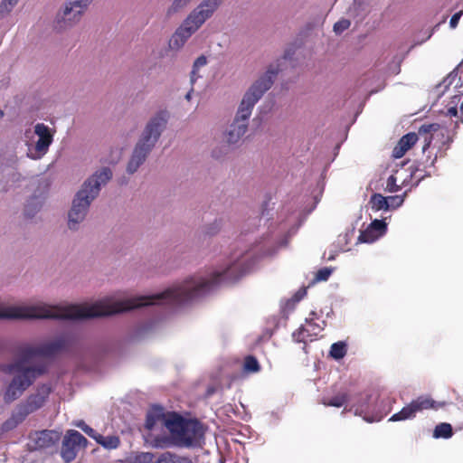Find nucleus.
<instances>
[{
  "label": "nucleus",
  "mask_w": 463,
  "mask_h": 463,
  "mask_svg": "<svg viewBox=\"0 0 463 463\" xmlns=\"http://www.w3.org/2000/svg\"><path fill=\"white\" fill-rule=\"evenodd\" d=\"M70 345V337L61 335L58 338L33 345L24 344L17 347V358L13 363L2 365V371L14 377L8 384L4 400L10 403L17 400L33 382L47 371L45 363L38 362L32 364V361L38 357H51Z\"/></svg>",
  "instance_id": "obj_1"
},
{
  "label": "nucleus",
  "mask_w": 463,
  "mask_h": 463,
  "mask_svg": "<svg viewBox=\"0 0 463 463\" xmlns=\"http://www.w3.org/2000/svg\"><path fill=\"white\" fill-rule=\"evenodd\" d=\"M165 428L170 437H156L153 440L155 448H202L205 442L206 427L197 419H186L173 412L165 422Z\"/></svg>",
  "instance_id": "obj_2"
},
{
  "label": "nucleus",
  "mask_w": 463,
  "mask_h": 463,
  "mask_svg": "<svg viewBox=\"0 0 463 463\" xmlns=\"http://www.w3.org/2000/svg\"><path fill=\"white\" fill-rule=\"evenodd\" d=\"M295 52L296 48L294 46L287 48L284 55L270 63L267 70L250 86L238 107L235 118L249 124L255 105L272 87L278 74L283 70V64L288 61L291 66H294L292 58Z\"/></svg>",
  "instance_id": "obj_3"
},
{
  "label": "nucleus",
  "mask_w": 463,
  "mask_h": 463,
  "mask_svg": "<svg viewBox=\"0 0 463 463\" xmlns=\"http://www.w3.org/2000/svg\"><path fill=\"white\" fill-rule=\"evenodd\" d=\"M112 171L104 166L94 172L76 193L71 207L68 213V228L72 232L80 230L81 222L85 220L91 203L99 194L101 186L112 178Z\"/></svg>",
  "instance_id": "obj_4"
},
{
  "label": "nucleus",
  "mask_w": 463,
  "mask_h": 463,
  "mask_svg": "<svg viewBox=\"0 0 463 463\" xmlns=\"http://www.w3.org/2000/svg\"><path fill=\"white\" fill-rule=\"evenodd\" d=\"M169 118V112L166 109H161L148 119L128 163L127 172L129 175L136 173L145 163L166 128Z\"/></svg>",
  "instance_id": "obj_5"
},
{
  "label": "nucleus",
  "mask_w": 463,
  "mask_h": 463,
  "mask_svg": "<svg viewBox=\"0 0 463 463\" xmlns=\"http://www.w3.org/2000/svg\"><path fill=\"white\" fill-rule=\"evenodd\" d=\"M224 0H203L194 8L172 35L171 49L182 48L187 40L210 19L223 4Z\"/></svg>",
  "instance_id": "obj_6"
},
{
  "label": "nucleus",
  "mask_w": 463,
  "mask_h": 463,
  "mask_svg": "<svg viewBox=\"0 0 463 463\" xmlns=\"http://www.w3.org/2000/svg\"><path fill=\"white\" fill-rule=\"evenodd\" d=\"M91 1L92 0H68L56 14L55 27L58 30H66L74 26L80 22Z\"/></svg>",
  "instance_id": "obj_7"
},
{
  "label": "nucleus",
  "mask_w": 463,
  "mask_h": 463,
  "mask_svg": "<svg viewBox=\"0 0 463 463\" xmlns=\"http://www.w3.org/2000/svg\"><path fill=\"white\" fill-rule=\"evenodd\" d=\"M34 134L38 140L34 145H28L27 156L33 160L41 159L49 151V147L53 141V132L43 123H37L34 126Z\"/></svg>",
  "instance_id": "obj_8"
},
{
  "label": "nucleus",
  "mask_w": 463,
  "mask_h": 463,
  "mask_svg": "<svg viewBox=\"0 0 463 463\" xmlns=\"http://www.w3.org/2000/svg\"><path fill=\"white\" fill-rule=\"evenodd\" d=\"M439 131L443 132V129H441V127L439 124L432 123V124H423L420 127L418 130V134L411 132L406 135H404L399 141L402 145L403 147H405L407 150H409L418 140L419 137L423 138V146L422 151L425 152L430 146L433 135L438 133ZM444 135L443 133H441Z\"/></svg>",
  "instance_id": "obj_9"
},
{
  "label": "nucleus",
  "mask_w": 463,
  "mask_h": 463,
  "mask_svg": "<svg viewBox=\"0 0 463 463\" xmlns=\"http://www.w3.org/2000/svg\"><path fill=\"white\" fill-rule=\"evenodd\" d=\"M88 443L87 439L77 430H70L62 440L61 456L66 463L71 462L81 447Z\"/></svg>",
  "instance_id": "obj_10"
},
{
  "label": "nucleus",
  "mask_w": 463,
  "mask_h": 463,
  "mask_svg": "<svg viewBox=\"0 0 463 463\" xmlns=\"http://www.w3.org/2000/svg\"><path fill=\"white\" fill-rule=\"evenodd\" d=\"M435 402L428 396H420L410 404L394 413L389 420L399 421L412 419L418 411L435 407Z\"/></svg>",
  "instance_id": "obj_11"
},
{
  "label": "nucleus",
  "mask_w": 463,
  "mask_h": 463,
  "mask_svg": "<svg viewBox=\"0 0 463 463\" xmlns=\"http://www.w3.org/2000/svg\"><path fill=\"white\" fill-rule=\"evenodd\" d=\"M50 393L51 388L46 384H43L38 388L35 393L31 394L24 402H21L16 407L27 417L29 414L43 406Z\"/></svg>",
  "instance_id": "obj_12"
},
{
  "label": "nucleus",
  "mask_w": 463,
  "mask_h": 463,
  "mask_svg": "<svg viewBox=\"0 0 463 463\" xmlns=\"http://www.w3.org/2000/svg\"><path fill=\"white\" fill-rule=\"evenodd\" d=\"M350 402V410H353L355 415L362 416L364 420L368 422H373L374 420L369 416V412L371 411L374 402V398L370 392H365L361 393L358 396L353 398Z\"/></svg>",
  "instance_id": "obj_13"
},
{
  "label": "nucleus",
  "mask_w": 463,
  "mask_h": 463,
  "mask_svg": "<svg viewBox=\"0 0 463 463\" xmlns=\"http://www.w3.org/2000/svg\"><path fill=\"white\" fill-rule=\"evenodd\" d=\"M322 324L316 323L313 317L306 318V325L301 326L296 332L292 334L294 341L298 343H305L306 341H313L323 329L326 325L325 321Z\"/></svg>",
  "instance_id": "obj_14"
},
{
  "label": "nucleus",
  "mask_w": 463,
  "mask_h": 463,
  "mask_svg": "<svg viewBox=\"0 0 463 463\" xmlns=\"http://www.w3.org/2000/svg\"><path fill=\"white\" fill-rule=\"evenodd\" d=\"M248 127V123L234 118L223 133L225 142L230 146L238 144L246 134Z\"/></svg>",
  "instance_id": "obj_15"
},
{
  "label": "nucleus",
  "mask_w": 463,
  "mask_h": 463,
  "mask_svg": "<svg viewBox=\"0 0 463 463\" xmlns=\"http://www.w3.org/2000/svg\"><path fill=\"white\" fill-rule=\"evenodd\" d=\"M32 439L34 441V449H44L54 445L60 439V433L55 430H44L36 432Z\"/></svg>",
  "instance_id": "obj_16"
},
{
  "label": "nucleus",
  "mask_w": 463,
  "mask_h": 463,
  "mask_svg": "<svg viewBox=\"0 0 463 463\" xmlns=\"http://www.w3.org/2000/svg\"><path fill=\"white\" fill-rule=\"evenodd\" d=\"M169 415H165L164 408L158 405L153 406L146 414V428L149 430H154L157 425L165 427L166 420H169Z\"/></svg>",
  "instance_id": "obj_17"
},
{
  "label": "nucleus",
  "mask_w": 463,
  "mask_h": 463,
  "mask_svg": "<svg viewBox=\"0 0 463 463\" xmlns=\"http://www.w3.org/2000/svg\"><path fill=\"white\" fill-rule=\"evenodd\" d=\"M153 463H193L189 457L171 451L160 453Z\"/></svg>",
  "instance_id": "obj_18"
},
{
  "label": "nucleus",
  "mask_w": 463,
  "mask_h": 463,
  "mask_svg": "<svg viewBox=\"0 0 463 463\" xmlns=\"http://www.w3.org/2000/svg\"><path fill=\"white\" fill-rule=\"evenodd\" d=\"M24 414H23L16 407L9 419H7L1 426L3 432L10 431L15 429L21 422L25 420Z\"/></svg>",
  "instance_id": "obj_19"
},
{
  "label": "nucleus",
  "mask_w": 463,
  "mask_h": 463,
  "mask_svg": "<svg viewBox=\"0 0 463 463\" xmlns=\"http://www.w3.org/2000/svg\"><path fill=\"white\" fill-rule=\"evenodd\" d=\"M43 206V200L38 196L31 197L24 207V215L27 219H33Z\"/></svg>",
  "instance_id": "obj_20"
},
{
  "label": "nucleus",
  "mask_w": 463,
  "mask_h": 463,
  "mask_svg": "<svg viewBox=\"0 0 463 463\" xmlns=\"http://www.w3.org/2000/svg\"><path fill=\"white\" fill-rule=\"evenodd\" d=\"M369 203L374 212L389 211V204L386 197L381 194L375 193L371 195Z\"/></svg>",
  "instance_id": "obj_21"
},
{
  "label": "nucleus",
  "mask_w": 463,
  "mask_h": 463,
  "mask_svg": "<svg viewBox=\"0 0 463 463\" xmlns=\"http://www.w3.org/2000/svg\"><path fill=\"white\" fill-rule=\"evenodd\" d=\"M95 440L102 447L108 449H114L119 446V439L117 436H103L99 433L96 435Z\"/></svg>",
  "instance_id": "obj_22"
},
{
  "label": "nucleus",
  "mask_w": 463,
  "mask_h": 463,
  "mask_svg": "<svg viewBox=\"0 0 463 463\" xmlns=\"http://www.w3.org/2000/svg\"><path fill=\"white\" fill-rule=\"evenodd\" d=\"M156 322L148 321L146 323H141L136 326L133 331V337L135 339H140L147 335L150 332H152L155 327Z\"/></svg>",
  "instance_id": "obj_23"
},
{
  "label": "nucleus",
  "mask_w": 463,
  "mask_h": 463,
  "mask_svg": "<svg viewBox=\"0 0 463 463\" xmlns=\"http://www.w3.org/2000/svg\"><path fill=\"white\" fill-rule=\"evenodd\" d=\"M452 435V427L449 423L446 422L438 424L433 431V437L435 439H449Z\"/></svg>",
  "instance_id": "obj_24"
},
{
  "label": "nucleus",
  "mask_w": 463,
  "mask_h": 463,
  "mask_svg": "<svg viewBox=\"0 0 463 463\" xmlns=\"http://www.w3.org/2000/svg\"><path fill=\"white\" fill-rule=\"evenodd\" d=\"M207 64V58L204 55L199 56L193 64V69L190 74V81L191 84L194 85V82L201 78V75H199L198 71L204 67Z\"/></svg>",
  "instance_id": "obj_25"
},
{
  "label": "nucleus",
  "mask_w": 463,
  "mask_h": 463,
  "mask_svg": "<svg viewBox=\"0 0 463 463\" xmlns=\"http://www.w3.org/2000/svg\"><path fill=\"white\" fill-rule=\"evenodd\" d=\"M347 352V346L345 342H336L334 343L329 351V354L331 357H333L335 360L342 359L345 356Z\"/></svg>",
  "instance_id": "obj_26"
},
{
  "label": "nucleus",
  "mask_w": 463,
  "mask_h": 463,
  "mask_svg": "<svg viewBox=\"0 0 463 463\" xmlns=\"http://www.w3.org/2000/svg\"><path fill=\"white\" fill-rule=\"evenodd\" d=\"M349 395L345 392L338 393L330 399H324L323 403L326 406L342 407L347 402H349Z\"/></svg>",
  "instance_id": "obj_27"
},
{
  "label": "nucleus",
  "mask_w": 463,
  "mask_h": 463,
  "mask_svg": "<svg viewBox=\"0 0 463 463\" xmlns=\"http://www.w3.org/2000/svg\"><path fill=\"white\" fill-rule=\"evenodd\" d=\"M307 294V289L305 288H299L294 296L288 299L285 305L282 307L283 311H291L294 309L295 305L298 303Z\"/></svg>",
  "instance_id": "obj_28"
},
{
  "label": "nucleus",
  "mask_w": 463,
  "mask_h": 463,
  "mask_svg": "<svg viewBox=\"0 0 463 463\" xmlns=\"http://www.w3.org/2000/svg\"><path fill=\"white\" fill-rule=\"evenodd\" d=\"M381 236L376 232H373L369 227L366 230L360 232L357 239L358 243H373L376 241Z\"/></svg>",
  "instance_id": "obj_29"
},
{
  "label": "nucleus",
  "mask_w": 463,
  "mask_h": 463,
  "mask_svg": "<svg viewBox=\"0 0 463 463\" xmlns=\"http://www.w3.org/2000/svg\"><path fill=\"white\" fill-rule=\"evenodd\" d=\"M190 2L191 0H173L172 4L167 8V15L171 16L175 14L181 12L190 4Z\"/></svg>",
  "instance_id": "obj_30"
},
{
  "label": "nucleus",
  "mask_w": 463,
  "mask_h": 463,
  "mask_svg": "<svg viewBox=\"0 0 463 463\" xmlns=\"http://www.w3.org/2000/svg\"><path fill=\"white\" fill-rule=\"evenodd\" d=\"M222 227V220L215 219L213 222L206 224L203 227V233L209 236L217 234Z\"/></svg>",
  "instance_id": "obj_31"
},
{
  "label": "nucleus",
  "mask_w": 463,
  "mask_h": 463,
  "mask_svg": "<svg viewBox=\"0 0 463 463\" xmlns=\"http://www.w3.org/2000/svg\"><path fill=\"white\" fill-rule=\"evenodd\" d=\"M20 0H2L0 3V18L6 17Z\"/></svg>",
  "instance_id": "obj_32"
},
{
  "label": "nucleus",
  "mask_w": 463,
  "mask_h": 463,
  "mask_svg": "<svg viewBox=\"0 0 463 463\" xmlns=\"http://www.w3.org/2000/svg\"><path fill=\"white\" fill-rule=\"evenodd\" d=\"M368 227L381 237L387 232V223L383 220L375 219Z\"/></svg>",
  "instance_id": "obj_33"
},
{
  "label": "nucleus",
  "mask_w": 463,
  "mask_h": 463,
  "mask_svg": "<svg viewBox=\"0 0 463 463\" xmlns=\"http://www.w3.org/2000/svg\"><path fill=\"white\" fill-rule=\"evenodd\" d=\"M243 368L248 373H257L260 371V364L254 356L249 355L244 360Z\"/></svg>",
  "instance_id": "obj_34"
},
{
  "label": "nucleus",
  "mask_w": 463,
  "mask_h": 463,
  "mask_svg": "<svg viewBox=\"0 0 463 463\" xmlns=\"http://www.w3.org/2000/svg\"><path fill=\"white\" fill-rule=\"evenodd\" d=\"M23 179L24 178L20 173L13 171L8 175L6 184L3 187V190L5 192L8 191L10 188L15 186L18 183H20Z\"/></svg>",
  "instance_id": "obj_35"
},
{
  "label": "nucleus",
  "mask_w": 463,
  "mask_h": 463,
  "mask_svg": "<svg viewBox=\"0 0 463 463\" xmlns=\"http://www.w3.org/2000/svg\"><path fill=\"white\" fill-rule=\"evenodd\" d=\"M405 194H404L403 195L387 196L386 199L388 201L389 210H395L402 206L404 202Z\"/></svg>",
  "instance_id": "obj_36"
},
{
  "label": "nucleus",
  "mask_w": 463,
  "mask_h": 463,
  "mask_svg": "<svg viewBox=\"0 0 463 463\" xmlns=\"http://www.w3.org/2000/svg\"><path fill=\"white\" fill-rule=\"evenodd\" d=\"M154 454L151 452H139L134 457V463H153Z\"/></svg>",
  "instance_id": "obj_37"
},
{
  "label": "nucleus",
  "mask_w": 463,
  "mask_h": 463,
  "mask_svg": "<svg viewBox=\"0 0 463 463\" xmlns=\"http://www.w3.org/2000/svg\"><path fill=\"white\" fill-rule=\"evenodd\" d=\"M351 25V22L348 19H341L334 24V32L336 34L342 33L347 30Z\"/></svg>",
  "instance_id": "obj_38"
},
{
  "label": "nucleus",
  "mask_w": 463,
  "mask_h": 463,
  "mask_svg": "<svg viewBox=\"0 0 463 463\" xmlns=\"http://www.w3.org/2000/svg\"><path fill=\"white\" fill-rule=\"evenodd\" d=\"M333 272L332 268H323L319 269L316 274V280L317 281H326L329 279L330 275Z\"/></svg>",
  "instance_id": "obj_39"
},
{
  "label": "nucleus",
  "mask_w": 463,
  "mask_h": 463,
  "mask_svg": "<svg viewBox=\"0 0 463 463\" xmlns=\"http://www.w3.org/2000/svg\"><path fill=\"white\" fill-rule=\"evenodd\" d=\"M76 426L80 428L83 432H85L88 436L94 439L96 438V435H98V432L90 428L89 425H87L83 420H80L76 423Z\"/></svg>",
  "instance_id": "obj_40"
},
{
  "label": "nucleus",
  "mask_w": 463,
  "mask_h": 463,
  "mask_svg": "<svg viewBox=\"0 0 463 463\" xmlns=\"http://www.w3.org/2000/svg\"><path fill=\"white\" fill-rule=\"evenodd\" d=\"M386 190L390 193H395L400 190V186L396 184V177L391 175L386 182Z\"/></svg>",
  "instance_id": "obj_41"
},
{
  "label": "nucleus",
  "mask_w": 463,
  "mask_h": 463,
  "mask_svg": "<svg viewBox=\"0 0 463 463\" xmlns=\"http://www.w3.org/2000/svg\"><path fill=\"white\" fill-rule=\"evenodd\" d=\"M408 150L405 147H403L401 143L398 142V144L396 145V146L392 150V156L394 158H401V157H402L404 156V154Z\"/></svg>",
  "instance_id": "obj_42"
},
{
  "label": "nucleus",
  "mask_w": 463,
  "mask_h": 463,
  "mask_svg": "<svg viewBox=\"0 0 463 463\" xmlns=\"http://www.w3.org/2000/svg\"><path fill=\"white\" fill-rule=\"evenodd\" d=\"M462 14H463V10H460V11L455 13L451 16L450 21H449L450 28L454 29L457 27L458 21H459L460 17L462 16Z\"/></svg>",
  "instance_id": "obj_43"
},
{
  "label": "nucleus",
  "mask_w": 463,
  "mask_h": 463,
  "mask_svg": "<svg viewBox=\"0 0 463 463\" xmlns=\"http://www.w3.org/2000/svg\"><path fill=\"white\" fill-rule=\"evenodd\" d=\"M457 77H458V72L456 71H453L444 80L443 83L446 85V87H449L450 84L453 83V81L456 80Z\"/></svg>",
  "instance_id": "obj_44"
},
{
  "label": "nucleus",
  "mask_w": 463,
  "mask_h": 463,
  "mask_svg": "<svg viewBox=\"0 0 463 463\" xmlns=\"http://www.w3.org/2000/svg\"><path fill=\"white\" fill-rule=\"evenodd\" d=\"M449 117H457L458 116V109L456 107H451L448 109L447 113Z\"/></svg>",
  "instance_id": "obj_45"
},
{
  "label": "nucleus",
  "mask_w": 463,
  "mask_h": 463,
  "mask_svg": "<svg viewBox=\"0 0 463 463\" xmlns=\"http://www.w3.org/2000/svg\"><path fill=\"white\" fill-rule=\"evenodd\" d=\"M222 156H223V154L217 148H215L212 151V156L216 159H220Z\"/></svg>",
  "instance_id": "obj_46"
},
{
  "label": "nucleus",
  "mask_w": 463,
  "mask_h": 463,
  "mask_svg": "<svg viewBox=\"0 0 463 463\" xmlns=\"http://www.w3.org/2000/svg\"><path fill=\"white\" fill-rule=\"evenodd\" d=\"M336 254H337V252H336V251H334L333 250H330L328 251L327 260H335V255H336Z\"/></svg>",
  "instance_id": "obj_47"
},
{
  "label": "nucleus",
  "mask_w": 463,
  "mask_h": 463,
  "mask_svg": "<svg viewBox=\"0 0 463 463\" xmlns=\"http://www.w3.org/2000/svg\"><path fill=\"white\" fill-rule=\"evenodd\" d=\"M0 319H5V305L0 304Z\"/></svg>",
  "instance_id": "obj_48"
},
{
  "label": "nucleus",
  "mask_w": 463,
  "mask_h": 463,
  "mask_svg": "<svg viewBox=\"0 0 463 463\" xmlns=\"http://www.w3.org/2000/svg\"><path fill=\"white\" fill-rule=\"evenodd\" d=\"M193 91H194V89L192 88V89H191V90L186 93V95H185V99H187V100H191Z\"/></svg>",
  "instance_id": "obj_49"
},
{
  "label": "nucleus",
  "mask_w": 463,
  "mask_h": 463,
  "mask_svg": "<svg viewBox=\"0 0 463 463\" xmlns=\"http://www.w3.org/2000/svg\"><path fill=\"white\" fill-rule=\"evenodd\" d=\"M399 71H400V65L397 63L395 65V68L393 70H392V72L397 74V73H399Z\"/></svg>",
  "instance_id": "obj_50"
},
{
  "label": "nucleus",
  "mask_w": 463,
  "mask_h": 463,
  "mask_svg": "<svg viewBox=\"0 0 463 463\" xmlns=\"http://www.w3.org/2000/svg\"><path fill=\"white\" fill-rule=\"evenodd\" d=\"M363 0H354V6L360 5Z\"/></svg>",
  "instance_id": "obj_51"
},
{
  "label": "nucleus",
  "mask_w": 463,
  "mask_h": 463,
  "mask_svg": "<svg viewBox=\"0 0 463 463\" xmlns=\"http://www.w3.org/2000/svg\"><path fill=\"white\" fill-rule=\"evenodd\" d=\"M4 116L3 111L0 109V118Z\"/></svg>",
  "instance_id": "obj_52"
},
{
  "label": "nucleus",
  "mask_w": 463,
  "mask_h": 463,
  "mask_svg": "<svg viewBox=\"0 0 463 463\" xmlns=\"http://www.w3.org/2000/svg\"><path fill=\"white\" fill-rule=\"evenodd\" d=\"M463 109V103L461 104V109Z\"/></svg>",
  "instance_id": "obj_53"
}]
</instances>
